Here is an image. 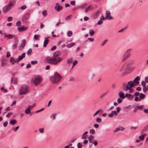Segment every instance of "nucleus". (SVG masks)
Instances as JSON below:
<instances>
[{"label":"nucleus","mask_w":148,"mask_h":148,"mask_svg":"<svg viewBox=\"0 0 148 148\" xmlns=\"http://www.w3.org/2000/svg\"><path fill=\"white\" fill-rule=\"evenodd\" d=\"M61 54L60 52L56 51L53 53L52 58L47 57L46 58V61L48 63L57 65L63 59L62 58L60 57Z\"/></svg>","instance_id":"1"},{"label":"nucleus","mask_w":148,"mask_h":148,"mask_svg":"<svg viewBox=\"0 0 148 148\" xmlns=\"http://www.w3.org/2000/svg\"><path fill=\"white\" fill-rule=\"evenodd\" d=\"M62 78L60 75L57 72H56L54 75L50 77V81L53 83L57 84L59 82Z\"/></svg>","instance_id":"2"},{"label":"nucleus","mask_w":148,"mask_h":148,"mask_svg":"<svg viewBox=\"0 0 148 148\" xmlns=\"http://www.w3.org/2000/svg\"><path fill=\"white\" fill-rule=\"evenodd\" d=\"M15 3V0H13V2H12L10 1L8 5L5 6L3 8V12H7L11 9L12 7L14 6Z\"/></svg>","instance_id":"3"},{"label":"nucleus","mask_w":148,"mask_h":148,"mask_svg":"<svg viewBox=\"0 0 148 148\" xmlns=\"http://www.w3.org/2000/svg\"><path fill=\"white\" fill-rule=\"evenodd\" d=\"M28 91L27 87L26 85H23L20 88L19 93L21 95H22L26 94Z\"/></svg>","instance_id":"4"},{"label":"nucleus","mask_w":148,"mask_h":148,"mask_svg":"<svg viewBox=\"0 0 148 148\" xmlns=\"http://www.w3.org/2000/svg\"><path fill=\"white\" fill-rule=\"evenodd\" d=\"M42 80L41 77L39 76L37 77H34L32 79V82L35 85H37L40 83Z\"/></svg>","instance_id":"5"},{"label":"nucleus","mask_w":148,"mask_h":148,"mask_svg":"<svg viewBox=\"0 0 148 148\" xmlns=\"http://www.w3.org/2000/svg\"><path fill=\"white\" fill-rule=\"evenodd\" d=\"M130 81L128 82L127 85L125 84H123L122 85L123 89L125 91H127L130 89V88L132 87L133 85L132 84H130Z\"/></svg>","instance_id":"6"},{"label":"nucleus","mask_w":148,"mask_h":148,"mask_svg":"<svg viewBox=\"0 0 148 148\" xmlns=\"http://www.w3.org/2000/svg\"><path fill=\"white\" fill-rule=\"evenodd\" d=\"M140 79V77L139 76H137L134 80L132 81H130V84H132L133 85V87L134 86H137L139 84L138 81Z\"/></svg>","instance_id":"7"},{"label":"nucleus","mask_w":148,"mask_h":148,"mask_svg":"<svg viewBox=\"0 0 148 148\" xmlns=\"http://www.w3.org/2000/svg\"><path fill=\"white\" fill-rule=\"evenodd\" d=\"M128 69V66L126 64H124L122 66L120 69V71L122 72H124L126 71L127 69Z\"/></svg>","instance_id":"8"},{"label":"nucleus","mask_w":148,"mask_h":148,"mask_svg":"<svg viewBox=\"0 0 148 148\" xmlns=\"http://www.w3.org/2000/svg\"><path fill=\"white\" fill-rule=\"evenodd\" d=\"M102 9L100 8L99 9L93 14V18L95 19L97 18L99 14L101 12Z\"/></svg>","instance_id":"9"},{"label":"nucleus","mask_w":148,"mask_h":148,"mask_svg":"<svg viewBox=\"0 0 148 148\" xmlns=\"http://www.w3.org/2000/svg\"><path fill=\"white\" fill-rule=\"evenodd\" d=\"M110 12L109 11H107L106 14V19L111 20L112 19V17L110 15Z\"/></svg>","instance_id":"10"},{"label":"nucleus","mask_w":148,"mask_h":148,"mask_svg":"<svg viewBox=\"0 0 148 148\" xmlns=\"http://www.w3.org/2000/svg\"><path fill=\"white\" fill-rule=\"evenodd\" d=\"M131 50L132 49H131L127 50L124 53V55L129 57L130 55V53Z\"/></svg>","instance_id":"11"},{"label":"nucleus","mask_w":148,"mask_h":148,"mask_svg":"<svg viewBox=\"0 0 148 148\" xmlns=\"http://www.w3.org/2000/svg\"><path fill=\"white\" fill-rule=\"evenodd\" d=\"M25 56V53H23L22 54V55L19 56L18 58L17 59V62H20V61Z\"/></svg>","instance_id":"12"},{"label":"nucleus","mask_w":148,"mask_h":148,"mask_svg":"<svg viewBox=\"0 0 148 148\" xmlns=\"http://www.w3.org/2000/svg\"><path fill=\"white\" fill-rule=\"evenodd\" d=\"M54 8L58 12H59L62 9V6H59L58 5H56L55 6Z\"/></svg>","instance_id":"13"},{"label":"nucleus","mask_w":148,"mask_h":148,"mask_svg":"<svg viewBox=\"0 0 148 148\" xmlns=\"http://www.w3.org/2000/svg\"><path fill=\"white\" fill-rule=\"evenodd\" d=\"M26 43V41L25 40H23L22 41V44H21L20 47V50H22L25 46Z\"/></svg>","instance_id":"14"},{"label":"nucleus","mask_w":148,"mask_h":148,"mask_svg":"<svg viewBox=\"0 0 148 148\" xmlns=\"http://www.w3.org/2000/svg\"><path fill=\"white\" fill-rule=\"evenodd\" d=\"M30 14L28 13L25 14L23 17V19L25 20H26L29 18Z\"/></svg>","instance_id":"15"},{"label":"nucleus","mask_w":148,"mask_h":148,"mask_svg":"<svg viewBox=\"0 0 148 148\" xmlns=\"http://www.w3.org/2000/svg\"><path fill=\"white\" fill-rule=\"evenodd\" d=\"M15 36L13 34H5L4 35V37L9 39H12Z\"/></svg>","instance_id":"16"},{"label":"nucleus","mask_w":148,"mask_h":148,"mask_svg":"<svg viewBox=\"0 0 148 148\" xmlns=\"http://www.w3.org/2000/svg\"><path fill=\"white\" fill-rule=\"evenodd\" d=\"M88 139L89 143H92V142L94 140L93 136L92 135L89 136L88 137Z\"/></svg>","instance_id":"17"},{"label":"nucleus","mask_w":148,"mask_h":148,"mask_svg":"<svg viewBox=\"0 0 148 148\" xmlns=\"http://www.w3.org/2000/svg\"><path fill=\"white\" fill-rule=\"evenodd\" d=\"M18 30L19 31H22L23 30H25L27 29V28L25 27L24 26H22L21 27H19L17 28Z\"/></svg>","instance_id":"18"},{"label":"nucleus","mask_w":148,"mask_h":148,"mask_svg":"<svg viewBox=\"0 0 148 148\" xmlns=\"http://www.w3.org/2000/svg\"><path fill=\"white\" fill-rule=\"evenodd\" d=\"M125 128L121 127H117L115 129V130L114 131V132H116L119 131V130H121V131H122L123 130H124Z\"/></svg>","instance_id":"19"},{"label":"nucleus","mask_w":148,"mask_h":148,"mask_svg":"<svg viewBox=\"0 0 148 148\" xmlns=\"http://www.w3.org/2000/svg\"><path fill=\"white\" fill-rule=\"evenodd\" d=\"M10 61L13 64H14L15 63L18 62H17V59H14L13 57H11L10 58Z\"/></svg>","instance_id":"20"},{"label":"nucleus","mask_w":148,"mask_h":148,"mask_svg":"<svg viewBox=\"0 0 148 148\" xmlns=\"http://www.w3.org/2000/svg\"><path fill=\"white\" fill-rule=\"evenodd\" d=\"M18 40L17 39H16L15 42L12 45V48L13 49H16V47L18 43Z\"/></svg>","instance_id":"21"},{"label":"nucleus","mask_w":148,"mask_h":148,"mask_svg":"<svg viewBox=\"0 0 148 148\" xmlns=\"http://www.w3.org/2000/svg\"><path fill=\"white\" fill-rule=\"evenodd\" d=\"M9 123L11 125H14L16 123L17 121L15 120L12 119L10 121Z\"/></svg>","instance_id":"22"},{"label":"nucleus","mask_w":148,"mask_h":148,"mask_svg":"<svg viewBox=\"0 0 148 148\" xmlns=\"http://www.w3.org/2000/svg\"><path fill=\"white\" fill-rule=\"evenodd\" d=\"M92 8L91 6H89L85 9V12L86 13H87L89 10H91L92 9Z\"/></svg>","instance_id":"23"},{"label":"nucleus","mask_w":148,"mask_h":148,"mask_svg":"<svg viewBox=\"0 0 148 148\" xmlns=\"http://www.w3.org/2000/svg\"><path fill=\"white\" fill-rule=\"evenodd\" d=\"M119 95L120 97L122 99H124L125 98L124 94L122 92H120L119 93Z\"/></svg>","instance_id":"24"},{"label":"nucleus","mask_w":148,"mask_h":148,"mask_svg":"<svg viewBox=\"0 0 148 148\" xmlns=\"http://www.w3.org/2000/svg\"><path fill=\"white\" fill-rule=\"evenodd\" d=\"M75 45V43L74 42H72V43H71L70 44H68L66 45V47L69 48H70L72 47L73 46Z\"/></svg>","instance_id":"25"},{"label":"nucleus","mask_w":148,"mask_h":148,"mask_svg":"<svg viewBox=\"0 0 148 148\" xmlns=\"http://www.w3.org/2000/svg\"><path fill=\"white\" fill-rule=\"evenodd\" d=\"M134 96L132 95L128 94V99L129 100H132L134 98Z\"/></svg>","instance_id":"26"},{"label":"nucleus","mask_w":148,"mask_h":148,"mask_svg":"<svg viewBox=\"0 0 148 148\" xmlns=\"http://www.w3.org/2000/svg\"><path fill=\"white\" fill-rule=\"evenodd\" d=\"M145 97V95L144 94H143L142 93H140V94L139 95V98H140V99H144Z\"/></svg>","instance_id":"27"},{"label":"nucleus","mask_w":148,"mask_h":148,"mask_svg":"<svg viewBox=\"0 0 148 148\" xmlns=\"http://www.w3.org/2000/svg\"><path fill=\"white\" fill-rule=\"evenodd\" d=\"M48 40H47L46 38H45L44 42V47H45L47 45V44L48 43Z\"/></svg>","instance_id":"28"},{"label":"nucleus","mask_w":148,"mask_h":148,"mask_svg":"<svg viewBox=\"0 0 148 148\" xmlns=\"http://www.w3.org/2000/svg\"><path fill=\"white\" fill-rule=\"evenodd\" d=\"M25 113L27 114H29L31 113V110L29 108H27V109L25 111Z\"/></svg>","instance_id":"29"},{"label":"nucleus","mask_w":148,"mask_h":148,"mask_svg":"<svg viewBox=\"0 0 148 148\" xmlns=\"http://www.w3.org/2000/svg\"><path fill=\"white\" fill-rule=\"evenodd\" d=\"M32 52V49H29L27 52V55H30Z\"/></svg>","instance_id":"30"},{"label":"nucleus","mask_w":148,"mask_h":148,"mask_svg":"<svg viewBox=\"0 0 148 148\" xmlns=\"http://www.w3.org/2000/svg\"><path fill=\"white\" fill-rule=\"evenodd\" d=\"M73 61V60L72 58H70L68 59L67 61V62L68 64H70Z\"/></svg>","instance_id":"31"},{"label":"nucleus","mask_w":148,"mask_h":148,"mask_svg":"<svg viewBox=\"0 0 148 148\" xmlns=\"http://www.w3.org/2000/svg\"><path fill=\"white\" fill-rule=\"evenodd\" d=\"M95 132V130L93 129H91L90 130V133L92 134H94Z\"/></svg>","instance_id":"32"},{"label":"nucleus","mask_w":148,"mask_h":148,"mask_svg":"<svg viewBox=\"0 0 148 148\" xmlns=\"http://www.w3.org/2000/svg\"><path fill=\"white\" fill-rule=\"evenodd\" d=\"M87 135L86 134H83L82 136V138L83 139H85L87 138Z\"/></svg>","instance_id":"33"},{"label":"nucleus","mask_w":148,"mask_h":148,"mask_svg":"<svg viewBox=\"0 0 148 148\" xmlns=\"http://www.w3.org/2000/svg\"><path fill=\"white\" fill-rule=\"evenodd\" d=\"M128 57L125 56L124 55H123V58L122 59V62H124L125 60Z\"/></svg>","instance_id":"34"},{"label":"nucleus","mask_w":148,"mask_h":148,"mask_svg":"<svg viewBox=\"0 0 148 148\" xmlns=\"http://www.w3.org/2000/svg\"><path fill=\"white\" fill-rule=\"evenodd\" d=\"M128 57L125 56L124 55H123V58L122 59V62H124L125 60Z\"/></svg>","instance_id":"35"},{"label":"nucleus","mask_w":148,"mask_h":148,"mask_svg":"<svg viewBox=\"0 0 148 148\" xmlns=\"http://www.w3.org/2000/svg\"><path fill=\"white\" fill-rule=\"evenodd\" d=\"M94 31L92 29H90L89 31V34L91 36L93 35L94 34Z\"/></svg>","instance_id":"36"},{"label":"nucleus","mask_w":148,"mask_h":148,"mask_svg":"<svg viewBox=\"0 0 148 148\" xmlns=\"http://www.w3.org/2000/svg\"><path fill=\"white\" fill-rule=\"evenodd\" d=\"M72 34V32L71 31H69L67 32L68 36L69 37L71 36Z\"/></svg>","instance_id":"37"},{"label":"nucleus","mask_w":148,"mask_h":148,"mask_svg":"<svg viewBox=\"0 0 148 148\" xmlns=\"http://www.w3.org/2000/svg\"><path fill=\"white\" fill-rule=\"evenodd\" d=\"M42 15L44 16H45L47 15V11L46 10L43 11L42 13Z\"/></svg>","instance_id":"38"},{"label":"nucleus","mask_w":148,"mask_h":148,"mask_svg":"<svg viewBox=\"0 0 148 148\" xmlns=\"http://www.w3.org/2000/svg\"><path fill=\"white\" fill-rule=\"evenodd\" d=\"M96 121L98 123H101V119L100 118H97L96 119Z\"/></svg>","instance_id":"39"},{"label":"nucleus","mask_w":148,"mask_h":148,"mask_svg":"<svg viewBox=\"0 0 148 148\" xmlns=\"http://www.w3.org/2000/svg\"><path fill=\"white\" fill-rule=\"evenodd\" d=\"M139 138L140 140H143L144 139V137L143 136L141 135L139 136Z\"/></svg>","instance_id":"40"},{"label":"nucleus","mask_w":148,"mask_h":148,"mask_svg":"<svg viewBox=\"0 0 148 148\" xmlns=\"http://www.w3.org/2000/svg\"><path fill=\"white\" fill-rule=\"evenodd\" d=\"M140 99H139L138 97H136L134 99V101H140Z\"/></svg>","instance_id":"41"},{"label":"nucleus","mask_w":148,"mask_h":148,"mask_svg":"<svg viewBox=\"0 0 148 148\" xmlns=\"http://www.w3.org/2000/svg\"><path fill=\"white\" fill-rule=\"evenodd\" d=\"M12 114V112H9L6 115V117H10Z\"/></svg>","instance_id":"42"},{"label":"nucleus","mask_w":148,"mask_h":148,"mask_svg":"<svg viewBox=\"0 0 148 148\" xmlns=\"http://www.w3.org/2000/svg\"><path fill=\"white\" fill-rule=\"evenodd\" d=\"M147 130H148V125L145 127L142 130V132H145Z\"/></svg>","instance_id":"43"},{"label":"nucleus","mask_w":148,"mask_h":148,"mask_svg":"<svg viewBox=\"0 0 148 148\" xmlns=\"http://www.w3.org/2000/svg\"><path fill=\"white\" fill-rule=\"evenodd\" d=\"M77 63V61H76V60L74 61L73 63V64L72 66V69L74 67V66H75V65Z\"/></svg>","instance_id":"44"},{"label":"nucleus","mask_w":148,"mask_h":148,"mask_svg":"<svg viewBox=\"0 0 148 148\" xmlns=\"http://www.w3.org/2000/svg\"><path fill=\"white\" fill-rule=\"evenodd\" d=\"M72 15H70L68 16H67L66 18V20H68L70 19Z\"/></svg>","instance_id":"45"},{"label":"nucleus","mask_w":148,"mask_h":148,"mask_svg":"<svg viewBox=\"0 0 148 148\" xmlns=\"http://www.w3.org/2000/svg\"><path fill=\"white\" fill-rule=\"evenodd\" d=\"M145 82H144V81H143L141 82V85L143 87H145L146 85Z\"/></svg>","instance_id":"46"},{"label":"nucleus","mask_w":148,"mask_h":148,"mask_svg":"<svg viewBox=\"0 0 148 148\" xmlns=\"http://www.w3.org/2000/svg\"><path fill=\"white\" fill-rule=\"evenodd\" d=\"M112 114H114L115 115H116L118 114L117 112L115 111H112Z\"/></svg>","instance_id":"47"},{"label":"nucleus","mask_w":148,"mask_h":148,"mask_svg":"<svg viewBox=\"0 0 148 148\" xmlns=\"http://www.w3.org/2000/svg\"><path fill=\"white\" fill-rule=\"evenodd\" d=\"M38 63V62L37 61L35 60L34 61H32L31 62V64H37Z\"/></svg>","instance_id":"48"},{"label":"nucleus","mask_w":148,"mask_h":148,"mask_svg":"<svg viewBox=\"0 0 148 148\" xmlns=\"http://www.w3.org/2000/svg\"><path fill=\"white\" fill-rule=\"evenodd\" d=\"M39 131L41 133H43L44 132V129L43 128H41L39 129Z\"/></svg>","instance_id":"49"},{"label":"nucleus","mask_w":148,"mask_h":148,"mask_svg":"<svg viewBox=\"0 0 148 148\" xmlns=\"http://www.w3.org/2000/svg\"><path fill=\"white\" fill-rule=\"evenodd\" d=\"M77 146L79 148H81L82 147V145L79 143H77Z\"/></svg>","instance_id":"50"},{"label":"nucleus","mask_w":148,"mask_h":148,"mask_svg":"<svg viewBox=\"0 0 148 148\" xmlns=\"http://www.w3.org/2000/svg\"><path fill=\"white\" fill-rule=\"evenodd\" d=\"M147 90L148 89H147L146 86L143 87V90L144 92H145L147 91Z\"/></svg>","instance_id":"51"},{"label":"nucleus","mask_w":148,"mask_h":148,"mask_svg":"<svg viewBox=\"0 0 148 148\" xmlns=\"http://www.w3.org/2000/svg\"><path fill=\"white\" fill-rule=\"evenodd\" d=\"M117 101L118 103H120L122 101L120 98H119L117 99Z\"/></svg>","instance_id":"52"},{"label":"nucleus","mask_w":148,"mask_h":148,"mask_svg":"<svg viewBox=\"0 0 148 148\" xmlns=\"http://www.w3.org/2000/svg\"><path fill=\"white\" fill-rule=\"evenodd\" d=\"M92 143H93L94 144V145L95 146H97L98 144V143L97 141L96 140L93 141L92 142Z\"/></svg>","instance_id":"53"},{"label":"nucleus","mask_w":148,"mask_h":148,"mask_svg":"<svg viewBox=\"0 0 148 148\" xmlns=\"http://www.w3.org/2000/svg\"><path fill=\"white\" fill-rule=\"evenodd\" d=\"M13 82L14 84H16L17 82V79L15 78H13Z\"/></svg>","instance_id":"54"},{"label":"nucleus","mask_w":148,"mask_h":148,"mask_svg":"<svg viewBox=\"0 0 148 148\" xmlns=\"http://www.w3.org/2000/svg\"><path fill=\"white\" fill-rule=\"evenodd\" d=\"M6 61L3 62H2L1 66H4L6 64Z\"/></svg>","instance_id":"55"},{"label":"nucleus","mask_w":148,"mask_h":148,"mask_svg":"<svg viewBox=\"0 0 148 148\" xmlns=\"http://www.w3.org/2000/svg\"><path fill=\"white\" fill-rule=\"evenodd\" d=\"M70 4L73 5H74L75 4V2L74 1H71L70 3Z\"/></svg>","instance_id":"56"},{"label":"nucleus","mask_w":148,"mask_h":148,"mask_svg":"<svg viewBox=\"0 0 148 148\" xmlns=\"http://www.w3.org/2000/svg\"><path fill=\"white\" fill-rule=\"evenodd\" d=\"M107 41V39H106V40H105L103 41V43L101 45V46H103Z\"/></svg>","instance_id":"57"},{"label":"nucleus","mask_w":148,"mask_h":148,"mask_svg":"<svg viewBox=\"0 0 148 148\" xmlns=\"http://www.w3.org/2000/svg\"><path fill=\"white\" fill-rule=\"evenodd\" d=\"M10 56V53L9 52H7L6 53V57L7 58H8Z\"/></svg>","instance_id":"58"},{"label":"nucleus","mask_w":148,"mask_h":148,"mask_svg":"<svg viewBox=\"0 0 148 148\" xmlns=\"http://www.w3.org/2000/svg\"><path fill=\"white\" fill-rule=\"evenodd\" d=\"M132 87H130V89H128V90H129V92L130 93H132L133 92V89H131V88Z\"/></svg>","instance_id":"59"},{"label":"nucleus","mask_w":148,"mask_h":148,"mask_svg":"<svg viewBox=\"0 0 148 148\" xmlns=\"http://www.w3.org/2000/svg\"><path fill=\"white\" fill-rule=\"evenodd\" d=\"M21 25V23L20 21H17L16 23L17 26H19Z\"/></svg>","instance_id":"60"},{"label":"nucleus","mask_w":148,"mask_h":148,"mask_svg":"<svg viewBox=\"0 0 148 148\" xmlns=\"http://www.w3.org/2000/svg\"><path fill=\"white\" fill-rule=\"evenodd\" d=\"M26 6L25 5H24L21 7V9L22 10H24L26 8Z\"/></svg>","instance_id":"61"},{"label":"nucleus","mask_w":148,"mask_h":148,"mask_svg":"<svg viewBox=\"0 0 148 148\" xmlns=\"http://www.w3.org/2000/svg\"><path fill=\"white\" fill-rule=\"evenodd\" d=\"M12 17H9L8 19V21H12Z\"/></svg>","instance_id":"62"},{"label":"nucleus","mask_w":148,"mask_h":148,"mask_svg":"<svg viewBox=\"0 0 148 148\" xmlns=\"http://www.w3.org/2000/svg\"><path fill=\"white\" fill-rule=\"evenodd\" d=\"M138 107H137V106H136L135 108H134V112H136V111H137V110H138Z\"/></svg>","instance_id":"63"},{"label":"nucleus","mask_w":148,"mask_h":148,"mask_svg":"<svg viewBox=\"0 0 148 148\" xmlns=\"http://www.w3.org/2000/svg\"><path fill=\"white\" fill-rule=\"evenodd\" d=\"M145 81L146 82L148 83V77H146L145 78Z\"/></svg>","instance_id":"64"}]
</instances>
